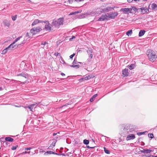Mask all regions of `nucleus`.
I'll return each instance as SVG.
<instances>
[{"instance_id":"nucleus-1","label":"nucleus","mask_w":157,"mask_h":157,"mask_svg":"<svg viewBox=\"0 0 157 157\" xmlns=\"http://www.w3.org/2000/svg\"><path fill=\"white\" fill-rule=\"evenodd\" d=\"M63 18H59L57 20H53L51 24L52 26L55 28H59L61 25H63Z\"/></svg>"},{"instance_id":"nucleus-2","label":"nucleus","mask_w":157,"mask_h":157,"mask_svg":"<svg viewBox=\"0 0 157 157\" xmlns=\"http://www.w3.org/2000/svg\"><path fill=\"white\" fill-rule=\"evenodd\" d=\"M147 56L149 60L151 62H154L157 57L155 52L152 50L149 49L147 50L146 53Z\"/></svg>"},{"instance_id":"nucleus-3","label":"nucleus","mask_w":157,"mask_h":157,"mask_svg":"<svg viewBox=\"0 0 157 157\" xmlns=\"http://www.w3.org/2000/svg\"><path fill=\"white\" fill-rule=\"evenodd\" d=\"M30 36L29 35V33H27L25 36L24 38V40L22 42V43L21 44H19L17 45V47H20L21 46H22V44H25L27 40H30Z\"/></svg>"},{"instance_id":"nucleus-4","label":"nucleus","mask_w":157,"mask_h":157,"mask_svg":"<svg viewBox=\"0 0 157 157\" xmlns=\"http://www.w3.org/2000/svg\"><path fill=\"white\" fill-rule=\"evenodd\" d=\"M41 30V29L40 27H37L36 28H34L31 29L30 30V32L32 34V35H34L38 32H39Z\"/></svg>"},{"instance_id":"nucleus-5","label":"nucleus","mask_w":157,"mask_h":157,"mask_svg":"<svg viewBox=\"0 0 157 157\" xmlns=\"http://www.w3.org/2000/svg\"><path fill=\"white\" fill-rule=\"evenodd\" d=\"M109 20V18L114 19L118 15V13L117 12H112L110 13H107Z\"/></svg>"},{"instance_id":"nucleus-6","label":"nucleus","mask_w":157,"mask_h":157,"mask_svg":"<svg viewBox=\"0 0 157 157\" xmlns=\"http://www.w3.org/2000/svg\"><path fill=\"white\" fill-rule=\"evenodd\" d=\"M39 104L38 103H35L30 105L29 106L26 107H25V108H28L30 111L32 112H33V109L36 107Z\"/></svg>"},{"instance_id":"nucleus-7","label":"nucleus","mask_w":157,"mask_h":157,"mask_svg":"<svg viewBox=\"0 0 157 157\" xmlns=\"http://www.w3.org/2000/svg\"><path fill=\"white\" fill-rule=\"evenodd\" d=\"M43 22L45 23L46 25L45 26V29L47 31H50L51 30V25L49 23L48 21H45Z\"/></svg>"},{"instance_id":"nucleus-8","label":"nucleus","mask_w":157,"mask_h":157,"mask_svg":"<svg viewBox=\"0 0 157 157\" xmlns=\"http://www.w3.org/2000/svg\"><path fill=\"white\" fill-rule=\"evenodd\" d=\"M109 20L108 17L106 14L102 15L97 20L98 21H103Z\"/></svg>"},{"instance_id":"nucleus-9","label":"nucleus","mask_w":157,"mask_h":157,"mask_svg":"<svg viewBox=\"0 0 157 157\" xmlns=\"http://www.w3.org/2000/svg\"><path fill=\"white\" fill-rule=\"evenodd\" d=\"M132 10V9L131 8H124L121 9L120 10V11L123 12L125 14H128L131 13V11Z\"/></svg>"},{"instance_id":"nucleus-10","label":"nucleus","mask_w":157,"mask_h":157,"mask_svg":"<svg viewBox=\"0 0 157 157\" xmlns=\"http://www.w3.org/2000/svg\"><path fill=\"white\" fill-rule=\"evenodd\" d=\"M87 53L89 55V58H88L87 60V61L90 62L91 61V59L93 57V54H92V50H87L86 51Z\"/></svg>"},{"instance_id":"nucleus-11","label":"nucleus","mask_w":157,"mask_h":157,"mask_svg":"<svg viewBox=\"0 0 157 157\" xmlns=\"http://www.w3.org/2000/svg\"><path fill=\"white\" fill-rule=\"evenodd\" d=\"M122 74L124 77H127L129 75V73L128 72V69L125 68L122 70Z\"/></svg>"},{"instance_id":"nucleus-12","label":"nucleus","mask_w":157,"mask_h":157,"mask_svg":"<svg viewBox=\"0 0 157 157\" xmlns=\"http://www.w3.org/2000/svg\"><path fill=\"white\" fill-rule=\"evenodd\" d=\"M3 24L5 26L9 27L10 25V21L7 20H4L3 21Z\"/></svg>"},{"instance_id":"nucleus-13","label":"nucleus","mask_w":157,"mask_h":157,"mask_svg":"<svg viewBox=\"0 0 157 157\" xmlns=\"http://www.w3.org/2000/svg\"><path fill=\"white\" fill-rule=\"evenodd\" d=\"M135 138V136L134 134H131L128 136L126 140H133Z\"/></svg>"},{"instance_id":"nucleus-14","label":"nucleus","mask_w":157,"mask_h":157,"mask_svg":"<svg viewBox=\"0 0 157 157\" xmlns=\"http://www.w3.org/2000/svg\"><path fill=\"white\" fill-rule=\"evenodd\" d=\"M141 12L142 14H145L147 13V11H149L148 10L146 7L141 8L140 9Z\"/></svg>"},{"instance_id":"nucleus-15","label":"nucleus","mask_w":157,"mask_h":157,"mask_svg":"<svg viewBox=\"0 0 157 157\" xmlns=\"http://www.w3.org/2000/svg\"><path fill=\"white\" fill-rule=\"evenodd\" d=\"M43 21H42L39 20L38 19H36L32 23V26H34L38 23H43Z\"/></svg>"},{"instance_id":"nucleus-16","label":"nucleus","mask_w":157,"mask_h":157,"mask_svg":"<svg viewBox=\"0 0 157 157\" xmlns=\"http://www.w3.org/2000/svg\"><path fill=\"white\" fill-rule=\"evenodd\" d=\"M15 43H13V42L7 48H8L9 50H12L14 48H15L16 46V47H17V46L16 45H13V44Z\"/></svg>"},{"instance_id":"nucleus-17","label":"nucleus","mask_w":157,"mask_h":157,"mask_svg":"<svg viewBox=\"0 0 157 157\" xmlns=\"http://www.w3.org/2000/svg\"><path fill=\"white\" fill-rule=\"evenodd\" d=\"M17 76H22V77H25V78H28V75L27 74L25 73H21L18 74L17 75Z\"/></svg>"},{"instance_id":"nucleus-18","label":"nucleus","mask_w":157,"mask_h":157,"mask_svg":"<svg viewBox=\"0 0 157 157\" xmlns=\"http://www.w3.org/2000/svg\"><path fill=\"white\" fill-rule=\"evenodd\" d=\"M90 78V77L89 75L86 76L84 78H82L80 79L79 81L80 82H82Z\"/></svg>"},{"instance_id":"nucleus-19","label":"nucleus","mask_w":157,"mask_h":157,"mask_svg":"<svg viewBox=\"0 0 157 157\" xmlns=\"http://www.w3.org/2000/svg\"><path fill=\"white\" fill-rule=\"evenodd\" d=\"M57 141L55 140L54 141H53L51 145L48 147L49 149H52L55 146Z\"/></svg>"},{"instance_id":"nucleus-20","label":"nucleus","mask_w":157,"mask_h":157,"mask_svg":"<svg viewBox=\"0 0 157 157\" xmlns=\"http://www.w3.org/2000/svg\"><path fill=\"white\" fill-rule=\"evenodd\" d=\"M98 94H97L94 95L90 99V101L91 102H93L95 99V98L97 96Z\"/></svg>"},{"instance_id":"nucleus-21","label":"nucleus","mask_w":157,"mask_h":157,"mask_svg":"<svg viewBox=\"0 0 157 157\" xmlns=\"http://www.w3.org/2000/svg\"><path fill=\"white\" fill-rule=\"evenodd\" d=\"M145 32V31L144 30H140L139 33V36H142L144 34Z\"/></svg>"},{"instance_id":"nucleus-22","label":"nucleus","mask_w":157,"mask_h":157,"mask_svg":"<svg viewBox=\"0 0 157 157\" xmlns=\"http://www.w3.org/2000/svg\"><path fill=\"white\" fill-rule=\"evenodd\" d=\"M5 140L6 141L12 142L13 141V139L10 137H7L5 138Z\"/></svg>"},{"instance_id":"nucleus-23","label":"nucleus","mask_w":157,"mask_h":157,"mask_svg":"<svg viewBox=\"0 0 157 157\" xmlns=\"http://www.w3.org/2000/svg\"><path fill=\"white\" fill-rule=\"evenodd\" d=\"M151 9L152 10H157V5L156 4L153 3L152 4Z\"/></svg>"},{"instance_id":"nucleus-24","label":"nucleus","mask_w":157,"mask_h":157,"mask_svg":"<svg viewBox=\"0 0 157 157\" xmlns=\"http://www.w3.org/2000/svg\"><path fill=\"white\" fill-rule=\"evenodd\" d=\"M112 9V7H107L106 8H104V11H105V12H108L111 10Z\"/></svg>"},{"instance_id":"nucleus-25","label":"nucleus","mask_w":157,"mask_h":157,"mask_svg":"<svg viewBox=\"0 0 157 157\" xmlns=\"http://www.w3.org/2000/svg\"><path fill=\"white\" fill-rule=\"evenodd\" d=\"M132 33V30H130L128 31L126 33V34L128 36H129L130 35H131Z\"/></svg>"},{"instance_id":"nucleus-26","label":"nucleus","mask_w":157,"mask_h":157,"mask_svg":"<svg viewBox=\"0 0 157 157\" xmlns=\"http://www.w3.org/2000/svg\"><path fill=\"white\" fill-rule=\"evenodd\" d=\"M151 150L150 149H144V153L146 154L150 153L151 151Z\"/></svg>"},{"instance_id":"nucleus-27","label":"nucleus","mask_w":157,"mask_h":157,"mask_svg":"<svg viewBox=\"0 0 157 157\" xmlns=\"http://www.w3.org/2000/svg\"><path fill=\"white\" fill-rule=\"evenodd\" d=\"M8 50L9 49L7 48V47L2 51V54H5L7 52Z\"/></svg>"},{"instance_id":"nucleus-28","label":"nucleus","mask_w":157,"mask_h":157,"mask_svg":"<svg viewBox=\"0 0 157 157\" xmlns=\"http://www.w3.org/2000/svg\"><path fill=\"white\" fill-rule=\"evenodd\" d=\"M55 152H54L51 151H47V152H46L44 154L45 155H46V154H55Z\"/></svg>"},{"instance_id":"nucleus-29","label":"nucleus","mask_w":157,"mask_h":157,"mask_svg":"<svg viewBox=\"0 0 157 157\" xmlns=\"http://www.w3.org/2000/svg\"><path fill=\"white\" fill-rule=\"evenodd\" d=\"M128 67L129 69L131 70L134 68L135 67V65L134 64H132Z\"/></svg>"},{"instance_id":"nucleus-30","label":"nucleus","mask_w":157,"mask_h":157,"mask_svg":"<svg viewBox=\"0 0 157 157\" xmlns=\"http://www.w3.org/2000/svg\"><path fill=\"white\" fill-rule=\"evenodd\" d=\"M89 141L88 140H87L86 139L84 140H83V143L84 144L86 145H87L89 144Z\"/></svg>"},{"instance_id":"nucleus-31","label":"nucleus","mask_w":157,"mask_h":157,"mask_svg":"<svg viewBox=\"0 0 157 157\" xmlns=\"http://www.w3.org/2000/svg\"><path fill=\"white\" fill-rule=\"evenodd\" d=\"M104 152L105 153H106L107 154H109L110 153L109 151L105 147H104Z\"/></svg>"},{"instance_id":"nucleus-32","label":"nucleus","mask_w":157,"mask_h":157,"mask_svg":"<svg viewBox=\"0 0 157 157\" xmlns=\"http://www.w3.org/2000/svg\"><path fill=\"white\" fill-rule=\"evenodd\" d=\"M22 37V36H20L19 37H18V38H17L13 41V43H15L17 41L19 40Z\"/></svg>"},{"instance_id":"nucleus-33","label":"nucleus","mask_w":157,"mask_h":157,"mask_svg":"<svg viewBox=\"0 0 157 157\" xmlns=\"http://www.w3.org/2000/svg\"><path fill=\"white\" fill-rule=\"evenodd\" d=\"M148 137L150 138L151 139H152L153 137V135L152 133L148 134Z\"/></svg>"},{"instance_id":"nucleus-34","label":"nucleus","mask_w":157,"mask_h":157,"mask_svg":"<svg viewBox=\"0 0 157 157\" xmlns=\"http://www.w3.org/2000/svg\"><path fill=\"white\" fill-rule=\"evenodd\" d=\"M70 67H73L74 68H78L79 67V66L78 65V64L75 65H71L70 66Z\"/></svg>"},{"instance_id":"nucleus-35","label":"nucleus","mask_w":157,"mask_h":157,"mask_svg":"<svg viewBox=\"0 0 157 157\" xmlns=\"http://www.w3.org/2000/svg\"><path fill=\"white\" fill-rule=\"evenodd\" d=\"M17 17V15H15L14 16H12V19L13 21H14L16 20Z\"/></svg>"},{"instance_id":"nucleus-36","label":"nucleus","mask_w":157,"mask_h":157,"mask_svg":"<svg viewBox=\"0 0 157 157\" xmlns=\"http://www.w3.org/2000/svg\"><path fill=\"white\" fill-rule=\"evenodd\" d=\"M67 2L70 4H72L75 2L74 0H68Z\"/></svg>"},{"instance_id":"nucleus-37","label":"nucleus","mask_w":157,"mask_h":157,"mask_svg":"<svg viewBox=\"0 0 157 157\" xmlns=\"http://www.w3.org/2000/svg\"><path fill=\"white\" fill-rule=\"evenodd\" d=\"M144 133H145V132H138L137 133V135H138V136H140L141 135Z\"/></svg>"},{"instance_id":"nucleus-38","label":"nucleus","mask_w":157,"mask_h":157,"mask_svg":"<svg viewBox=\"0 0 157 157\" xmlns=\"http://www.w3.org/2000/svg\"><path fill=\"white\" fill-rule=\"evenodd\" d=\"M79 13V12H78V11H75V12H72V13H71L70 14L71 15H74V14H75L76 13Z\"/></svg>"},{"instance_id":"nucleus-39","label":"nucleus","mask_w":157,"mask_h":157,"mask_svg":"<svg viewBox=\"0 0 157 157\" xmlns=\"http://www.w3.org/2000/svg\"><path fill=\"white\" fill-rule=\"evenodd\" d=\"M48 43L45 41L44 42H42L41 43V45H44L45 46L46 44H48Z\"/></svg>"},{"instance_id":"nucleus-40","label":"nucleus","mask_w":157,"mask_h":157,"mask_svg":"<svg viewBox=\"0 0 157 157\" xmlns=\"http://www.w3.org/2000/svg\"><path fill=\"white\" fill-rule=\"evenodd\" d=\"M72 64L73 65H74V64H78V63L77 62H76V59H74V60L72 63Z\"/></svg>"},{"instance_id":"nucleus-41","label":"nucleus","mask_w":157,"mask_h":157,"mask_svg":"<svg viewBox=\"0 0 157 157\" xmlns=\"http://www.w3.org/2000/svg\"><path fill=\"white\" fill-rule=\"evenodd\" d=\"M54 55L56 56H60V54L59 53L56 52L54 53Z\"/></svg>"},{"instance_id":"nucleus-42","label":"nucleus","mask_w":157,"mask_h":157,"mask_svg":"<svg viewBox=\"0 0 157 157\" xmlns=\"http://www.w3.org/2000/svg\"><path fill=\"white\" fill-rule=\"evenodd\" d=\"M17 147V146H13L12 147V148H11V149L12 150H15L16 149Z\"/></svg>"},{"instance_id":"nucleus-43","label":"nucleus","mask_w":157,"mask_h":157,"mask_svg":"<svg viewBox=\"0 0 157 157\" xmlns=\"http://www.w3.org/2000/svg\"><path fill=\"white\" fill-rule=\"evenodd\" d=\"M75 54L74 53L73 54L71 55L70 56V58L71 59H72L73 57L75 56Z\"/></svg>"},{"instance_id":"nucleus-44","label":"nucleus","mask_w":157,"mask_h":157,"mask_svg":"<svg viewBox=\"0 0 157 157\" xmlns=\"http://www.w3.org/2000/svg\"><path fill=\"white\" fill-rule=\"evenodd\" d=\"M75 38V37L74 36H73L71 38H70L69 40L70 41H72V39H74Z\"/></svg>"},{"instance_id":"nucleus-45","label":"nucleus","mask_w":157,"mask_h":157,"mask_svg":"<svg viewBox=\"0 0 157 157\" xmlns=\"http://www.w3.org/2000/svg\"><path fill=\"white\" fill-rule=\"evenodd\" d=\"M100 12L101 13L105 12V11H104V9H101L100 10Z\"/></svg>"},{"instance_id":"nucleus-46","label":"nucleus","mask_w":157,"mask_h":157,"mask_svg":"<svg viewBox=\"0 0 157 157\" xmlns=\"http://www.w3.org/2000/svg\"><path fill=\"white\" fill-rule=\"evenodd\" d=\"M32 148L31 147H26L25 148V149L26 150H30V149H32Z\"/></svg>"},{"instance_id":"nucleus-47","label":"nucleus","mask_w":157,"mask_h":157,"mask_svg":"<svg viewBox=\"0 0 157 157\" xmlns=\"http://www.w3.org/2000/svg\"><path fill=\"white\" fill-rule=\"evenodd\" d=\"M75 2H80L83 1L84 0H74Z\"/></svg>"},{"instance_id":"nucleus-48","label":"nucleus","mask_w":157,"mask_h":157,"mask_svg":"<svg viewBox=\"0 0 157 157\" xmlns=\"http://www.w3.org/2000/svg\"><path fill=\"white\" fill-rule=\"evenodd\" d=\"M30 153V151H29V152H27V151H25V152H23L22 154H25V153L29 154Z\"/></svg>"},{"instance_id":"nucleus-49","label":"nucleus","mask_w":157,"mask_h":157,"mask_svg":"<svg viewBox=\"0 0 157 157\" xmlns=\"http://www.w3.org/2000/svg\"><path fill=\"white\" fill-rule=\"evenodd\" d=\"M61 42L60 40H59L57 42V45H59Z\"/></svg>"},{"instance_id":"nucleus-50","label":"nucleus","mask_w":157,"mask_h":157,"mask_svg":"<svg viewBox=\"0 0 157 157\" xmlns=\"http://www.w3.org/2000/svg\"><path fill=\"white\" fill-rule=\"evenodd\" d=\"M133 0H127V2L129 3L132 2Z\"/></svg>"},{"instance_id":"nucleus-51","label":"nucleus","mask_w":157,"mask_h":157,"mask_svg":"<svg viewBox=\"0 0 157 157\" xmlns=\"http://www.w3.org/2000/svg\"><path fill=\"white\" fill-rule=\"evenodd\" d=\"M86 147L88 148H93V147H90L89 146H86Z\"/></svg>"},{"instance_id":"nucleus-52","label":"nucleus","mask_w":157,"mask_h":157,"mask_svg":"<svg viewBox=\"0 0 157 157\" xmlns=\"http://www.w3.org/2000/svg\"><path fill=\"white\" fill-rule=\"evenodd\" d=\"M60 74H61V75H62L63 76H64L65 75V74L64 73H62V72Z\"/></svg>"},{"instance_id":"nucleus-53","label":"nucleus","mask_w":157,"mask_h":157,"mask_svg":"<svg viewBox=\"0 0 157 157\" xmlns=\"http://www.w3.org/2000/svg\"><path fill=\"white\" fill-rule=\"evenodd\" d=\"M57 133H54L53 134V136H56L57 135Z\"/></svg>"},{"instance_id":"nucleus-54","label":"nucleus","mask_w":157,"mask_h":157,"mask_svg":"<svg viewBox=\"0 0 157 157\" xmlns=\"http://www.w3.org/2000/svg\"><path fill=\"white\" fill-rule=\"evenodd\" d=\"M69 105V104H68V103H67V104H65V105H63V106H66Z\"/></svg>"},{"instance_id":"nucleus-55","label":"nucleus","mask_w":157,"mask_h":157,"mask_svg":"<svg viewBox=\"0 0 157 157\" xmlns=\"http://www.w3.org/2000/svg\"><path fill=\"white\" fill-rule=\"evenodd\" d=\"M77 63H78H78H79V64H80L81 65L82 64V62H77Z\"/></svg>"},{"instance_id":"nucleus-56","label":"nucleus","mask_w":157,"mask_h":157,"mask_svg":"<svg viewBox=\"0 0 157 157\" xmlns=\"http://www.w3.org/2000/svg\"><path fill=\"white\" fill-rule=\"evenodd\" d=\"M140 152H141L142 153H144V149L143 150H141V151H140Z\"/></svg>"},{"instance_id":"nucleus-57","label":"nucleus","mask_w":157,"mask_h":157,"mask_svg":"<svg viewBox=\"0 0 157 157\" xmlns=\"http://www.w3.org/2000/svg\"><path fill=\"white\" fill-rule=\"evenodd\" d=\"M55 154L57 155H59V154L58 153H56L55 152Z\"/></svg>"},{"instance_id":"nucleus-58","label":"nucleus","mask_w":157,"mask_h":157,"mask_svg":"<svg viewBox=\"0 0 157 157\" xmlns=\"http://www.w3.org/2000/svg\"><path fill=\"white\" fill-rule=\"evenodd\" d=\"M63 107H64V106H63H63H62L60 107H59V108H60V109H62V108Z\"/></svg>"},{"instance_id":"nucleus-59","label":"nucleus","mask_w":157,"mask_h":157,"mask_svg":"<svg viewBox=\"0 0 157 157\" xmlns=\"http://www.w3.org/2000/svg\"><path fill=\"white\" fill-rule=\"evenodd\" d=\"M15 106L16 107H20L21 106H17V105H15Z\"/></svg>"},{"instance_id":"nucleus-60","label":"nucleus","mask_w":157,"mask_h":157,"mask_svg":"<svg viewBox=\"0 0 157 157\" xmlns=\"http://www.w3.org/2000/svg\"><path fill=\"white\" fill-rule=\"evenodd\" d=\"M134 1H138V2H139L140 1L139 0H134Z\"/></svg>"},{"instance_id":"nucleus-61","label":"nucleus","mask_w":157,"mask_h":157,"mask_svg":"<svg viewBox=\"0 0 157 157\" xmlns=\"http://www.w3.org/2000/svg\"><path fill=\"white\" fill-rule=\"evenodd\" d=\"M40 150L42 152H44V151H43V150L42 149H40Z\"/></svg>"},{"instance_id":"nucleus-62","label":"nucleus","mask_w":157,"mask_h":157,"mask_svg":"<svg viewBox=\"0 0 157 157\" xmlns=\"http://www.w3.org/2000/svg\"><path fill=\"white\" fill-rule=\"evenodd\" d=\"M63 63L66 64L64 60L63 61Z\"/></svg>"},{"instance_id":"nucleus-63","label":"nucleus","mask_w":157,"mask_h":157,"mask_svg":"<svg viewBox=\"0 0 157 157\" xmlns=\"http://www.w3.org/2000/svg\"><path fill=\"white\" fill-rule=\"evenodd\" d=\"M2 90V88L1 87H0V90Z\"/></svg>"},{"instance_id":"nucleus-64","label":"nucleus","mask_w":157,"mask_h":157,"mask_svg":"<svg viewBox=\"0 0 157 157\" xmlns=\"http://www.w3.org/2000/svg\"><path fill=\"white\" fill-rule=\"evenodd\" d=\"M153 157H157V156H154Z\"/></svg>"}]
</instances>
